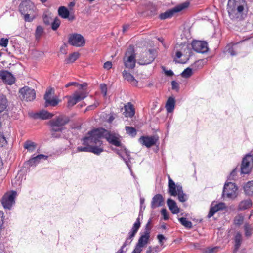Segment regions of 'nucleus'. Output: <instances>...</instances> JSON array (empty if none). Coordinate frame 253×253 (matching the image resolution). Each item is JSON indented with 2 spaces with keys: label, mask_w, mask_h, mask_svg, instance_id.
<instances>
[{
  "label": "nucleus",
  "mask_w": 253,
  "mask_h": 253,
  "mask_svg": "<svg viewBox=\"0 0 253 253\" xmlns=\"http://www.w3.org/2000/svg\"><path fill=\"white\" fill-rule=\"evenodd\" d=\"M91 133H93L94 141H97L100 145L103 144L101 139L103 138L113 145L117 147L121 146L120 135L114 132H111L103 128H98L92 129Z\"/></svg>",
  "instance_id": "1"
},
{
  "label": "nucleus",
  "mask_w": 253,
  "mask_h": 253,
  "mask_svg": "<svg viewBox=\"0 0 253 253\" xmlns=\"http://www.w3.org/2000/svg\"><path fill=\"white\" fill-rule=\"evenodd\" d=\"M246 6L247 3L245 0H229L227 10L229 18L232 20L236 21L243 19Z\"/></svg>",
  "instance_id": "2"
},
{
  "label": "nucleus",
  "mask_w": 253,
  "mask_h": 253,
  "mask_svg": "<svg viewBox=\"0 0 253 253\" xmlns=\"http://www.w3.org/2000/svg\"><path fill=\"white\" fill-rule=\"evenodd\" d=\"M70 118L65 115H60L49 122L51 127V135L52 137L58 138L61 137V132L64 129V126L69 123Z\"/></svg>",
  "instance_id": "3"
},
{
  "label": "nucleus",
  "mask_w": 253,
  "mask_h": 253,
  "mask_svg": "<svg viewBox=\"0 0 253 253\" xmlns=\"http://www.w3.org/2000/svg\"><path fill=\"white\" fill-rule=\"evenodd\" d=\"M140 217L142 218L143 214L141 213V211L139 212L138 217L133 224L131 230L128 232V237L126 238L125 242L123 243L120 249L116 253H125V251H123V249L126 246L129 245L131 244L141 226V223L140 222Z\"/></svg>",
  "instance_id": "4"
},
{
  "label": "nucleus",
  "mask_w": 253,
  "mask_h": 253,
  "mask_svg": "<svg viewBox=\"0 0 253 253\" xmlns=\"http://www.w3.org/2000/svg\"><path fill=\"white\" fill-rule=\"evenodd\" d=\"M35 6L33 3L30 0L22 1L19 6V11L24 16V19L26 22H31L33 18L30 15L33 12Z\"/></svg>",
  "instance_id": "5"
},
{
  "label": "nucleus",
  "mask_w": 253,
  "mask_h": 253,
  "mask_svg": "<svg viewBox=\"0 0 253 253\" xmlns=\"http://www.w3.org/2000/svg\"><path fill=\"white\" fill-rule=\"evenodd\" d=\"M124 65L126 68L132 69L135 66V53L134 47L129 46L126 51L123 58Z\"/></svg>",
  "instance_id": "6"
},
{
  "label": "nucleus",
  "mask_w": 253,
  "mask_h": 253,
  "mask_svg": "<svg viewBox=\"0 0 253 253\" xmlns=\"http://www.w3.org/2000/svg\"><path fill=\"white\" fill-rule=\"evenodd\" d=\"M91 133V130L89 131L87 133L86 136L82 138V144L84 146H78L77 148V152H89L90 145L97 143V141H94V136Z\"/></svg>",
  "instance_id": "7"
},
{
  "label": "nucleus",
  "mask_w": 253,
  "mask_h": 253,
  "mask_svg": "<svg viewBox=\"0 0 253 253\" xmlns=\"http://www.w3.org/2000/svg\"><path fill=\"white\" fill-rule=\"evenodd\" d=\"M190 3L189 2H184L180 5H178L173 8L169 9L164 13H162L159 15V18L161 20H165L167 18L172 17L173 15L181 10L187 8L189 6Z\"/></svg>",
  "instance_id": "8"
},
{
  "label": "nucleus",
  "mask_w": 253,
  "mask_h": 253,
  "mask_svg": "<svg viewBox=\"0 0 253 253\" xmlns=\"http://www.w3.org/2000/svg\"><path fill=\"white\" fill-rule=\"evenodd\" d=\"M156 56V50L150 49L147 51L143 53L138 63L141 65L149 64L153 62Z\"/></svg>",
  "instance_id": "9"
},
{
  "label": "nucleus",
  "mask_w": 253,
  "mask_h": 253,
  "mask_svg": "<svg viewBox=\"0 0 253 253\" xmlns=\"http://www.w3.org/2000/svg\"><path fill=\"white\" fill-rule=\"evenodd\" d=\"M253 166V155H246L242 160L241 166V172L243 174H249L251 172Z\"/></svg>",
  "instance_id": "10"
},
{
  "label": "nucleus",
  "mask_w": 253,
  "mask_h": 253,
  "mask_svg": "<svg viewBox=\"0 0 253 253\" xmlns=\"http://www.w3.org/2000/svg\"><path fill=\"white\" fill-rule=\"evenodd\" d=\"M68 43L73 46L82 47L84 45L85 42L81 34L73 33L69 35Z\"/></svg>",
  "instance_id": "11"
},
{
  "label": "nucleus",
  "mask_w": 253,
  "mask_h": 253,
  "mask_svg": "<svg viewBox=\"0 0 253 253\" xmlns=\"http://www.w3.org/2000/svg\"><path fill=\"white\" fill-rule=\"evenodd\" d=\"M237 189L238 188L234 183H225L223 187L222 195H226L229 198H234L237 196Z\"/></svg>",
  "instance_id": "12"
},
{
  "label": "nucleus",
  "mask_w": 253,
  "mask_h": 253,
  "mask_svg": "<svg viewBox=\"0 0 253 253\" xmlns=\"http://www.w3.org/2000/svg\"><path fill=\"white\" fill-rule=\"evenodd\" d=\"M159 140V137L156 135L153 136H142L138 139V142L142 145L147 148L156 145Z\"/></svg>",
  "instance_id": "13"
},
{
  "label": "nucleus",
  "mask_w": 253,
  "mask_h": 253,
  "mask_svg": "<svg viewBox=\"0 0 253 253\" xmlns=\"http://www.w3.org/2000/svg\"><path fill=\"white\" fill-rule=\"evenodd\" d=\"M16 195V192L12 191L10 193H6L2 197L1 202L5 209H10L12 205L15 203L14 199Z\"/></svg>",
  "instance_id": "14"
},
{
  "label": "nucleus",
  "mask_w": 253,
  "mask_h": 253,
  "mask_svg": "<svg viewBox=\"0 0 253 253\" xmlns=\"http://www.w3.org/2000/svg\"><path fill=\"white\" fill-rule=\"evenodd\" d=\"M19 92L22 95L23 99L26 101H31L35 99L36 92L35 90L28 86H25L21 88Z\"/></svg>",
  "instance_id": "15"
},
{
  "label": "nucleus",
  "mask_w": 253,
  "mask_h": 253,
  "mask_svg": "<svg viewBox=\"0 0 253 253\" xmlns=\"http://www.w3.org/2000/svg\"><path fill=\"white\" fill-rule=\"evenodd\" d=\"M193 49L197 52L204 53L208 51L207 42L201 41H194L191 43Z\"/></svg>",
  "instance_id": "16"
},
{
  "label": "nucleus",
  "mask_w": 253,
  "mask_h": 253,
  "mask_svg": "<svg viewBox=\"0 0 253 253\" xmlns=\"http://www.w3.org/2000/svg\"><path fill=\"white\" fill-rule=\"evenodd\" d=\"M0 77L4 83L8 84H12L15 82V79L13 75L6 70H2L0 72Z\"/></svg>",
  "instance_id": "17"
},
{
  "label": "nucleus",
  "mask_w": 253,
  "mask_h": 253,
  "mask_svg": "<svg viewBox=\"0 0 253 253\" xmlns=\"http://www.w3.org/2000/svg\"><path fill=\"white\" fill-rule=\"evenodd\" d=\"M52 89H50L46 90L44 95V99L45 100V107H47L49 106H56L59 103V101L57 99H51V95L52 93Z\"/></svg>",
  "instance_id": "18"
},
{
  "label": "nucleus",
  "mask_w": 253,
  "mask_h": 253,
  "mask_svg": "<svg viewBox=\"0 0 253 253\" xmlns=\"http://www.w3.org/2000/svg\"><path fill=\"white\" fill-rule=\"evenodd\" d=\"M59 16L64 19H68L69 21H72L75 19L74 14H70L68 9L65 6H60L58 10Z\"/></svg>",
  "instance_id": "19"
},
{
  "label": "nucleus",
  "mask_w": 253,
  "mask_h": 253,
  "mask_svg": "<svg viewBox=\"0 0 253 253\" xmlns=\"http://www.w3.org/2000/svg\"><path fill=\"white\" fill-rule=\"evenodd\" d=\"M150 238V234L144 232L138 239L135 247L141 249L149 243Z\"/></svg>",
  "instance_id": "20"
},
{
  "label": "nucleus",
  "mask_w": 253,
  "mask_h": 253,
  "mask_svg": "<svg viewBox=\"0 0 253 253\" xmlns=\"http://www.w3.org/2000/svg\"><path fill=\"white\" fill-rule=\"evenodd\" d=\"M164 198L161 194L155 195L152 199L151 208L154 209L157 207L162 206L164 204Z\"/></svg>",
  "instance_id": "21"
},
{
  "label": "nucleus",
  "mask_w": 253,
  "mask_h": 253,
  "mask_svg": "<svg viewBox=\"0 0 253 253\" xmlns=\"http://www.w3.org/2000/svg\"><path fill=\"white\" fill-rule=\"evenodd\" d=\"M167 205L173 214H177L179 212V209L177 207L176 202L173 200L169 198L167 200Z\"/></svg>",
  "instance_id": "22"
},
{
  "label": "nucleus",
  "mask_w": 253,
  "mask_h": 253,
  "mask_svg": "<svg viewBox=\"0 0 253 253\" xmlns=\"http://www.w3.org/2000/svg\"><path fill=\"white\" fill-rule=\"evenodd\" d=\"M234 247L233 253H236L239 249L242 242V236L240 232H237L234 237Z\"/></svg>",
  "instance_id": "23"
},
{
  "label": "nucleus",
  "mask_w": 253,
  "mask_h": 253,
  "mask_svg": "<svg viewBox=\"0 0 253 253\" xmlns=\"http://www.w3.org/2000/svg\"><path fill=\"white\" fill-rule=\"evenodd\" d=\"M102 145V144L100 145L99 142L94 143V144H90L89 152H91L97 155H100L104 150Z\"/></svg>",
  "instance_id": "24"
},
{
  "label": "nucleus",
  "mask_w": 253,
  "mask_h": 253,
  "mask_svg": "<svg viewBox=\"0 0 253 253\" xmlns=\"http://www.w3.org/2000/svg\"><path fill=\"white\" fill-rule=\"evenodd\" d=\"M53 116L52 113L47 111L42 110L35 115V118H40L42 120H46L51 118Z\"/></svg>",
  "instance_id": "25"
},
{
  "label": "nucleus",
  "mask_w": 253,
  "mask_h": 253,
  "mask_svg": "<svg viewBox=\"0 0 253 253\" xmlns=\"http://www.w3.org/2000/svg\"><path fill=\"white\" fill-rule=\"evenodd\" d=\"M123 76L124 78L127 80L128 82H130L131 84L134 85H136L137 84V81L135 79L134 77L132 75H131L130 73L127 71L124 70L123 73Z\"/></svg>",
  "instance_id": "26"
},
{
  "label": "nucleus",
  "mask_w": 253,
  "mask_h": 253,
  "mask_svg": "<svg viewBox=\"0 0 253 253\" xmlns=\"http://www.w3.org/2000/svg\"><path fill=\"white\" fill-rule=\"evenodd\" d=\"M8 106V101L6 97L3 94H0V113L4 111Z\"/></svg>",
  "instance_id": "27"
},
{
  "label": "nucleus",
  "mask_w": 253,
  "mask_h": 253,
  "mask_svg": "<svg viewBox=\"0 0 253 253\" xmlns=\"http://www.w3.org/2000/svg\"><path fill=\"white\" fill-rule=\"evenodd\" d=\"M252 206V200L250 199L242 201L238 206L240 210H245L250 208Z\"/></svg>",
  "instance_id": "28"
},
{
  "label": "nucleus",
  "mask_w": 253,
  "mask_h": 253,
  "mask_svg": "<svg viewBox=\"0 0 253 253\" xmlns=\"http://www.w3.org/2000/svg\"><path fill=\"white\" fill-rule=\"evenodd\" d=\"M125 116L127 117H132L135 114V110L133 106L131 104L125 105L124 106Z\"/></svg>",
  "instance_id": "29"
},
{
  "label": "nucleus",
  "mask_w": 253,
  "mask_h": 253,
  "mask_svg": "<svg viewBox=\"0 0 253 253\" xmlns=\"http://www.w3.org/2000/svg\"><path fill=\"white\" fill-rule=\"evenodd\" d=\"M175 105V100L174 98L170 97L168 98L166 104V108L168 112L170 113L173 111Z\"/></svg>",
  "instance_id": "30"
},
{
  "label": "nucleus",
  "mask_w": 253,
  "mask_h": 253,
  "mask_svg": "<svg viewBox=\"0 0 253 253\" xmlns=\"http://www.w3.org/2000/svg\"><path fill=\"white\" fill-rule=\"evenodd\" d=\"M245 193L249 196L253 195V181H249L244 186Z\"/></svg>",
  "instance_id": "31"
},
{
  "label": "nucleus",
  "mask_w": 253,
  "mask_h": 253,
  "mask_svg": "<svg viewBox=\"0 0 253 253\" xmlns=\"http://www.w3.org/2000/svg\"><path fill=\"white\" fill-rule=\"evenodd\" d=\"M80 56L78 52H74L69 55V57L65 59L64 62L66 64H70L74 62Z\"/></svg>",
  "instance_id": "32"
},
{
  "label": "nucleus",
  "mask_w": 253,
  "mask_h": 253,
  "mask_svg": "<svg viewBox=\"0 0 253 253\" xmlns=\"http://www.w3.org/2000/svg\"><path fill=\"white\" fill-rule=\"evenodd\" d=\"M73 96L76 99V101L78 102L84 99L86 96L87 94L84 91L81 92H75L73 94Z\"/></svg>",
  "instance_id": "33"
},
{
  "label": "nucleus",
  "mask_w": 253,
  "mask_h": 253,
  "mask_svg": "<svg viewBox=\"0 0 253 253\" xmlns=\"http://www.w3.org/2000/svg\"><path fill=\"white\" fill-rule=\"evenodd\" d=\"M244 228L245 236L247 237H250L252 235L253 231V228L252 225L249 223H246L245 224Z\"/></svg>",
  "instance_id": "34"
},
{
  "label": "nucleus",
  "mask_w": 253,
  "mask_h": 253,
  "mask_svg": "<svg viewBox=\"0 0 253 253\" xmlns=\"http://www.w3.org/2000/svg\"><path fill=\"white\" fill-rule=\"evenodd\" d=\"M87 85V84L86 83H84L83 84H80L77 82H73L67 83L65 86V87L68 88L71 86H75L76 87H79L80 89H84V88L86 87Z\"/></svg>",
  "instance_id": "35"
},
{
  "label": "nucleus",
  "mask_w": 253,
  "mask_h": 253,
  "mask_svg": "<svg viewBox=\"0 0 253 253\" xmlns=\"http://www.w3.org/2000/svg\"><path fill=\"white\" fill-rule=\"evenodd\" d=\"M44 157H45V158H46L47 156H46L43 154H39V155H38L37 156L30 159L28 161V163L29 165L32 166L34 164L38 163L39 160H40L42 158H43Z\"/></svg>",
  "instance_id": "36"
},
{
  "label": "nucleus",
  "mask_w": 253,
  "mask_h": 253,
  "mask_svg": "<svg viewBox=\"0 0 253 253\" xmlns=\"http://www.w3.org/2000/svg\"><path fill=\"white\" fill-rule=\"evenodd\" d=\"M24 147L29 151H33L36 148V144L33 142L27 140L24 143Z\"/></svg>",
  "instance_id": "37"
},
{
  "label": "nucleus",
  "mask_w": 253,
  "mask_h": 253,
  "mask_svg": "<svg viewBox=\"0 0 253 253\" xmlns=\"http://www.w3.org/2000/svg\"><path fill=\"white\" fill-rule=\"evenodd\" d=\"M125 130L126 133L132 137H134L137 134V130L133 127L126 126L125 127Z\"/></svg>",
  "instance_id": "38"
},
{
  "label": "nucleus",
  "mask_w": 253,
  "mask_h": 253,
  "mask_svg": "<svg viewBox=\"0 0 253 253\" xmlns=\"http://www.w3.org/2000/svg\"><path fill=\"white\" fill-rule=\"evenodd\" d=\"M180 223L184 227L191 229L192 227V223L191 221H188L185 217H181L178 219Z\"/></svg>",
  "instance_id": "39"
},
{
  "label": "nucleus",
  "mask_w": 253,
  "mask_h": 253,
  "mask_svg": "<svg viewBox=\"0 0 253 253\" xmlns=\"http://www.w3.org/2000/svg\"><path fill=\"white\" fill-rule=\"evenodd\" d=\"M219 247H207L202 250V253H216Z\"/></svg>",
  "instance_id": "40"
},
{
  "label": "nucleus",
  "mask_w": 253,
  "mask_h": 253,
  "mask_svg": "<svg viewBox=\"0 0 253 253\" xmlns=\"http://www.w3.org/2000/svg\"><path fill=\"white\" fill-rule=\"evenodd\" d=\"M192 75V70L190 67H188L184 69V70L181 74V76L185 78H189Z\"/></svg>",
  "instance_id": "41"
},
{
  "label": "nucleus",
  "mask_w": 253,
  "mask_h": 253,
  "mask_svg": "<svg viewBox=\"0 0 253 253\" xmlns=\"http://www.w3.org/2000/svg\"><path fill=\"white\" fill-rule=\"evenodd\" d=\"M43 33V29L42 27L41 26H37L35 34L36 39H39Z\"/></svg>",
  "instance_id": "42"
},
{
  "label": "nucleus",
  "mask_w": 253,
  "mask_h": 253,
  "mask_svg": "<svg viewBox=\"0 0 253 253\" xmlns=\"http://www.w3.org/2000/svg\"><path fill=\"white\" fill-rule=\"evenodd\" d=\"M60 20L58 17L54 18L53 21L51 23V28L53 30H56L60 25Z\"/></svg>",
  "instance_id": "43"
},
{
  "label": "nucleus",
  "mask_w": 253,
  "mask_h": 253,
  "mask_svg": "<svg viewBox=\"0 0 253 253\" xmlns=\"http://www.w3.org/2000/svg\"><path fill=\"white\" fill-rule=\"evenodd\" d=\"M217 211H218V209H216L215 206L214 205V206H212V204L210 208L209 212L208 214V216H207L209 218L211 217Z\"/></svg>",
  "instance_id": "44"
},
{
  "label": "nucleus",
  "mask_w": 253,
  "mask_h": 253,
  "mask_svg": "<svg viewBox=\"0 0 253 253\" xmlns=\"http://www.w3.org/2000/svg\"><path fill=\"white\" fill-rule=\"evenodd\" d=\"M69 100L68 101V107H71L74 106L75 104L77 103V102L75 98L72 95V96H69Z\"/></svg>",
  "instance_id": "45"
},
{
  "label": "nucleus",
  "mask_w": 253,
  "mask_h": 253,
  "mask_svg": "<svg viewBox=\"0 0 253 253\" xmlns=\"http://www.w3.org/2000/svg\"><path fill=\"white\" fill-rule=\"evenodd\" d=\"M7 143L5 137L2 132L0 130V147H2Z\"/></svg>",
  "instance_id": "46"
},
{
  "label": "nucleus",
  "mask_w": 253,
  "mask_h": 253,
  "mask_svg": "<svg viewBox=\"0 0 253 253\" xmlns=\"http://www.w3.org/2000/svg\"><path fill=\"white\" fill-rule=\"evenodd\" d=\"M244 220V218L241 215H238L235 217L234 220V223L236 225H241Z\"/></svg>",
  "instance_id": "47"
},
{
  "label": "nucleus",
  "mask_w": 253,
  "mask_h": 253,
  "mask_svg": "<svg viewBox=\"0 0 253 253\" xmlns=\"http://www.w3.org/2000/svg\"><path fill=\"white\" fill-rule=\"evenodd\" d=\"M100 89L104 97L107 95V85L105 84H101L100 85Z\"/></svg>",
  "instance_id": "48"
},
{
  "label": "nucleus",
  "mask_w": 253,
  "mask_h": 253,
  "mask_svg": "<svg viewBox=\"0 0 253 253\" xmlns=\"http://www.w3.org/2000/svg\"><path fill=\"white\" fill-rule=\"evenodd\" d=\"M152 223V219L151 218H150L147 224H146L145 225V233H148L149 234H150V231H151V227L150 226V225Z\"/></svg>",
  "instance_id": "49"
},
{
  "label": "nucleus",
  "mask_w": 253,
  "mask_h": 253,
  "mask_svg": "<svg viewBox=\"0 0 253 253\" xmlns=\"http://www.w3.org/2000/svg\"><path fill=\"white\" fill-rule=\"evenodd\" d=\"M226 52L231 56H235L237 55V52L233 46H229L226 49Z\"/></svg>",
  "instance_id": "50"
},
{
  "label": "nucleus",
  "mask_w": 253,
  "mask_h": 253,
  "mask_svg": "<svg viewBox=\"0 0 253 253\" xmlns=\"http://www.w3.org/2000/svg\"><path fill=\"white\" fill-rule=\"evenodd\" d=\"M8 43V39L7 38H1L0 39V45L6 47Z\"/></svg>",
  "instance_id": "51"
},
{
  "label": "nucleus",
  "mask_w": 253,
  "mask_h": 253,
  "mask_svg": "<svg viewBox=\"0 0 253 253\" xmlns=\"http://www.w3.org/2000/svg\"><path fill=\"white\" fill-rule=\"evenodd\" d=\"M169 193L171 195L173 196H175L177 195V191L176 190L175 186L169 187Z\"/></svg>",
  "instance_id": "52"
},
{
  "label": "nucleus",
  "mask_w": 253,
  "mask_h": 253,
  "mask_svg": "<svg viewBox=\"0 0 253 253\" xmlns=\"http://www.w3.org/2000/svg\"><path fill=\"white\" fill-rule=\"evenodd\" d=\"M171 86L172 89L173 90H176L178 91L179 89V84L175 81H172L171 82Z\"/></svg>",
  "instance_id": "53"
},
{
  "label": "nucleus",
  "mask_w": 253,
  "mask_h": 253,
  "mask_svg": "<svg viewBox=\"0 0 253 253\" xmlns=\"http://www.w3.org/2000/svg\"><path fill=\"white\" fill-rule=\"evenodd\" d=\"M157 238L159 241L160 244L162 245L164 244V241L166 240V238L162 234H158L157 236Z\"/></svg>",
  "instance_id": "54"
},
{
  "label": "nucleus",
  "mask_w": 253,
  "mask_h": 253,
  "mask_svg": "<svg viewBox=\"0 0 253 253\" xmlns=\"http://www.w3.org/2000/svg\"><path fill=\"white\" fill-rule=\"evenodd\" d=\"M178 199L179 201L184 202L186 201V195L184 193H177Z\"/></svg>",
  "instance_id": "55"
},
{
  "label": "nucleus",
  "mask_w": 253,
  "mask_h": 253,
  "mask_svg": "<svg viewBox=\"0 0 253 253\" xmlns=\"http://www.w3.org/2000/svg\"><path fill=\"white\" fill-rule=\"evenodd\" d=\"M161 214L163 216L164 220H167L169 218L167 211L166 209H162L161 210Z\"/></svg>",
  "instance_id": "56"
},
{
  "label": "nucleus",
  "mask_w": 253,
  "mask_h": 253,
  "mask_svg": "<svg viewBox=\"0 0 253 253\" xmlns=\"http://www.w3.org/2000/svg\"><path fill=\"white\" fill-rule=\"evenodd\" d=\"M43 20L44 23L46 25H49L51 22V19L50 17H48L47 15H45L43 17Z\"/></svg>",
  "instance_id": "57"
},
{
  "label": "nucleus",
  "mask_w": 253,
  "mask_h": 253,
  "mask_svg": "<svg viewBox=\"0 0 253 253\" xmlns=\"http://www.w3.org/2000/svg\"><path fill=\"white\" fill-rule=\"evenodd\" d=\"M216 208L217 209H218V211L223 210L225 208V204L223 203H219L218 204H217L215 205Z\"/></svg>",
  "instance_id": "58"
},
{
  "label": "nucleus",
  "mask_w": 253,
  "mask_h": 253,
  "mask_svg": "<svg viewBox=\"0 0 253 253\" xmlns=\"http://www.w3.org/2000/svg\"><path fill=\"white\" fill-rule=\"evenodd\" d=\"M112 62L111 61H107L105 63H104L103 65V67L105 69H106L107 70H109L112 68Z\"/></svg>",
  "instance_id": "59"
},
{
  "label": "nucleus",
  "mask_w": 253,
  "mask_h": 253,
  "mask_svg": "<svg viewBox=\"0 0 253 253\" xmlns=\"http://www.w3.org/2000/svg\"><path fill=\"white\" fill-rule=\"evenodd\" d=\"M168 178H169L168 187H170L171 186H175V184L174 182L170 178L169 176H168Z\"/></svg>",
  "instance_id": "60"
},
{
  "label": "nucleus",
  "mask_w": 253,
  "mask_h": 253,
  "mask_svg": "<svg viewBox=\"0 0 253 253\" xmlns=\"http://www.w3.org/2000/svg\"><path fill=\"white\" fill-rule=\"evenodd\" d=\"M98 103H94L93 105H89V106H88L87 107V110H93L95 108H96L98 106Z\"/></svg>",
  "instance_id": "61"
},
{
  "label": "nucleus",
  "mask_w": 253,
  "mask_h": 253,
  "mask_svg": "<svg viewBox=\"0 0 253 253\" xmlns=\"http://www.w3.org/2000/svg\"><path fill=\"white\" fill-rule=\"evenodd\" d=\"M142 250V249H139L138 248L135 247L131 253H140Z\"/></svg>",
  "instance_id": "62"
},
{
  "label": "nucleus",
  "mask_w": 253,
  "mask_h": 253,
  "mask_svg": "<svg viewBox=\"0 0 253 253\" xmlns=\"http://www.w3.org/2000/svg\"><path fill=\"white\" fill-rule=\"evenodd\" d=\"M165 73L168 76H171L173 75V72L171 70L165 71Z\"/></svg>",
  "instance_id": "63"
},
{
  "label": "nucleus",
  "mask_w": 253,
  "mask_h": 253,
  "mask_svg": "<svg viewBox=\"0 0 253 253\" xmlns=\"http://www.w3.org/2000/svg\"><path fill=\"white\" fill-rule=\"evenodd\" d=\"M124 151L125 153L126 156H127L128 159L129 160L130 157V152L126 148H124Z\"/></svg>",
  "instance_id": "64"
}]
</instances>
